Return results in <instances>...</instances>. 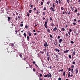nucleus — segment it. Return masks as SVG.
Returning a JSON list of instances; mask_svg holds the SVG:
<instances>
[{"mask_svg":"<svg viewBox=\"0 0 80 80\" xmlns=\"http://www.w3.org/2000/svg\"><path fill=\"white\" fill-rule=\"evenodd\" d=\"M57 30H58L57 28V27H55L53 29V31L55 32Z\"/></svg>","mask_w":80,"mask_h":80,"instance_id":"obj_7","label":"nucleus"},{"mask_svg":"<svg viewBox=\"0 0 80 80\" xmlns=\"http://www.w3.org/2000/svg\"><path fill=\"white\" fill-rule=\"evenodd\" d=\"M32 12V10H30L29 11V13H31Z\"/></svg>","mask_w":80,"mask_h":80,"instance_id":"obj_36","label":"nucleus"},{"mask_svg":"<svg viewBox=\"0 0 80 80\" xmlns=\"http://www.w3.org/2000/svg\"><path fill=\"white\" fill-rule=\"evenodd\" d=\"M43 45L45 47V48H46L48 46V43L46 42H45V43L43 44Z\"/></svg>","mask_w":80,"mask_h":80,"instance_id":"obj_2","label":"nucleus"},{"mask_svg":"<svg viewBox=\"0 0 80 80\" xmlns=\"http://www.w3.org/2000/svg\"><path fill=\"white\" fill-rule=\"evenodd\" d=\"M28 35H29V37L31 36V33L30 32H29L28 33Z\"/></svg>","mask_w":80,"mask_h":80,"instance_id":"obj_16","label":"nucleus"},{"mask_svg":"<svg viewBox=\"0 0 80 80\" xmlns=\"http://www.w3.org/2000/svg\"><path fill=\"white\" fill-rule=\"evenodd\" d=\"M75 53H76L75 51H74L72 52V55H73V56L75 55Z\"/></svg>","mask_w":80,"mask_h":80,"instance_id":"obj_11","label":"nucleus"},{"mask_svg":"<svg viewBox=\"0 0 80 80\" xmlns=\"http://www.w3.org/2000/svg\"><path fill=\"white\" fill-rule=\"evenodd\" d=\"M23 35L25 37V38H26V34L25 33H24L23 34Z\"/></svg>","mask_w":80,"mask_h":80,"instance_id":"obj_19","label":"nucleus"},{"mask_svg":"<svg viewBox=\"0 0 80 80\" xmlns=\"http://www.w3.org/2000/svg\"><path fill=\"white\" fill-rule=\"evenodd\" d=\"M59 71H61V72H63V69H62V70H60Z\"/></svg>","mask_w":80,"mask_h":80,"instance_id":"obj_48","label":"nucleus"},{"mask_svg":"<svg viewBox=\"0 0 80 80\" xmlns=\"http://www.w3.org/2000/svg\"><path fill=\"white\" fill-rule=\"evenodd\" d=\"M56 56L57 59H58V57H59V56H58V55H56Z\"/></svg>","mask_w":80,"mask_h":80,"instance_id":"obj_34","label":"nucleus"},{"mask_svg":"<svg viewBox=\"0 0 80 80\" xmlns=\"http://www.w3.org/2000/svg\"><path fill=\"white\" fill-rule=\"evenodd\" d=\"M72 63H73V64H74V65H75V62H72Z\"/></svg>","mask_w":80,"mask_h":80,"instance_id":"obj_54","label":"nucleus"},{"mask_svg":"<svg viewBox=\"0 0 80 80\" xmlns=\"http://www.w3.org/2000/svg\"><path fill=\"white\" fill-rule=\"evenodd\" d=\"M40 52L42 53V54H43L44 53V52H42L41 51H40Z\"/></svg>","mask_w":80,"mask_h":80,"instance_id":"obj_25","label":"nucleus"},{"mask_svg":"<svg viewBox=\"0 0 80 80\" xmlns=\"http://www.w3.org/2000/svg\"><path fill=\"white\" fill-rule=\"evenodd\" d=\"M8 21H9V22H10V20L11 19V18L10 17H8Z\"/></svg>","mask_w":80,"mask_h":80,"instance_id":"obj_13","label":"nucleus"},{"mask_svg":"<svg viewBox=\"0 0 80 80\" xmlns=\"http://www.w3.org/2000/svg\"><path fill=\"white\" fill-rule=\"evenodd\" d=\"M36 10V8H33V10L35 11Z\"/></svg>","mask_w":80,"mask_h":80,"instance_id":"obj_47","label":"nucleus"},{"mask_svg":"<svg viewBox=\"0 0 80 80\" xmlns=\"http://www.w3.org/2000/svg\"><path fill=\"white\" fill-rule=\"evenodd\" d=\"M20 26L21 27H22L23 26V24L22 23V24H20Z\"/></svg>","mask_w":80,"mask_h":80,"instance_id":"obj_33","label":"nucleus"},{"mask_svg":"<svg viewBox=\"0 0 80 80\" xmlns=\"http://www.w3.org/2000/svg\"><path fill=\"white\" fill-rule=\"evenodd\" d=\"M58 80H62V79H61V78H58Z\"/></svg>","mask_w":80,"mask_h":80,"instance_id":"obj_49","label":"nucleus"},{"mask_svg":"<svg viewBox=\"0 0 80 80\" xmlns=\"http://www.w3.org/2000/svg\"><path fill=\"white\" fill-rule=\"evenodd\" d=\"M56 3H57L58 4V1L57 0H56Z\"/></svg>","mask_w":80,"mask_h":80,"instance_id":"obj_29","label":"nucleus"},{"mask_svg":"<svg viewBox=\"0 0 80 80\" xmlns=\"http://www.w3.org/2000/svg\"><path fill=\"white\" fill-rule=\"evenodd\" d=\"M74 43V42L73 41H71V43L73 44Z\"/></svg>","mask_w":80,"mask_h":80,"instance_id":"obj_45","label":"nucleus"},{"mask_svg":"<svg viewBox=\"0 0 80 80\" xmlns=\"http://www.w3.org/2000/svg\"><path fill=\"white\" fill-rule=\"evenodd\" d=\"M67 2H68V3H69L70 1L69 0H67Z\"/></svg>","mask_w":80,"mask_h":80,"instance_id":"obj_57","label":"nucleus"},{"mask_svg":"<svg viewBox=\"0 0 80 80\" xmlns=\"http://www.w3.org/2000/svg\"><path fill=\"white\" fill-rule=\"evenodd\" d=\"M50 37L51 38H53L52 36L51 35H50Z\"/></svg>","mask_w":80,"mask_h":80,"instance_id":"obj_60","label":"nucleus"},{"mask_svg":"<svg viewBox=\"0 0 80 80\" xmlns=\"http://www.w3.org/2000/svg\"><path fill=\"white\" fill-rule=\"evenodd\" d=\"M44 51L45 52H46V49L45 48L44 49Z\"/></svg>","mask_w":80,"mask_h":80,"instance_id":"obj_46","label":"nucleus"},{"mask_svg":"<svg viewBox=\"0 0 80 80\" xmlns=\"http://www.w3.org/2000/svg\"><path fill=\"white\" fill-rule=\"evenodd\" d=\"M52 6L54 8H55V4L53 3L52 4Z\"/></svg>","mask_w":80,"mask_h":80,"instance_id":"obj_22","label":"nucleus"},{"mask_svg":"<svg viewBox=\"0 0 80 80\" xmlns=\"http://www.w3.org/2000/svg\"><path fill=\"white\" fill-rule=\"evenodd\" d=\"M26 59H27V58H26V57H24L22 59V60L24 61H26Z\"/></svg>","mask_w":80,"mask_h":80,"instance_id":"obj_8","label":"nucleus"},{"mask_svg":"<svg viewBox=\"0 0 80 80\" xmlns=\"http://www.w3.org/2000/svg\"><path fill=\"white\" fill-rule=\"evenodd\" d=\"M58 2H59V3H61V0H59V1H58Z\"/></svg>","mask_w":80,"mask_h":80,"instance_id":"obj_58","label":"nucleus"},{"mask_svg":"<svg viewBox=\"0 0 80 80\" xmlns=\"http://www.w3.org/2000/svg\"><path fill=\"white\" fill-rule=\"evenodd\" d=\"M74 21L75 22H77V20L75 19H74Z\"/></svg>","mask_w":80,"mask_h":80,"instance_id":"obj_61","label":"nucleus"},{"mask_svg":"<svg viewBox=\"0 0 80 80\" xmlns=\"http://www.w3.org/2000/svg\"><path fill=\"white\" fill-rule=\"evenodd\" d=\"M69 31L70 32H72V30L71 29H69Z\"/></svg>","mask_w":80,"mask_h":80,"instance_id":"obj_31","label":"nucleus"},{"mask_svg":"<svg viewBox=\"0 0 80 80\" xmlns=\"http://www.w3.org/2000/svg\"><path fill=\"white\" fill-rule=\"evenodd\" d=\"M66 74V72H64L63 73V76H65Z\"/></svg>","mask_w":80,"mask_h":80,"instance_id":"obj_24","label":"nucleus"},{"mask_svg":"<svg viewBox=\"0 0 80 80\" xmlns=\"http://www.w3.org/2000/svg\"><path fill=\"white\" fill-rule=\"evenodd\" d=\"M55 51H57L58 52H60V50L59 49H58L57 48H56L55 49Z\"/></svg>","mask_w":80,"mask_h":80,"instance_id":"obj_10","label":"nucleus"},{"mask_svg":"<svg viewBox=\"0 0 80 80\" xmlns=\"http://www.w3.org/2000/svg\"><path fill=\"white\" fill-rule=\"evenodd\" d=\"M77 11H78V10H77V9H76V10H75V12L76 13L77 12Z\"/></svg>","mask_w":80,"mask_h":80,"instance_id":"obj_59","label":"nucleus"},{"mask_svg":"<svg viewBox=\"0 0 80 80\" xmlns=\"http://www.w3.org/2000/svg\"><path fill=\"white\" fill-rule=\"evenodd\" d=\"M43 14L44 16H45V12H43Z\"/></svg>","mask_w":80,"mask_h":80,"instance_id":"obj_56","label":"nucleus"},{"mask_svg":"<svg viewBox=\"0 0 80 80\" xmlns=\"http://www.w3.org/2000/svg\"><path fill=\"white\" fill-rule=\"evenodd\" d=\"M47 3L48 4V5L50 3V1H48Z\"/></svg>","mask_w":80,"mask_h":80,"instance_id":"obj_28","label":"nucleus"},{"mask_svg":"<svg viewBox=\"0 0 80 80\" xmlns=\"http://www.w3.org/2000/svg\"><path fill=\"white\" fill-rule=\"evenodd\" d=\"M71 9H72V11H73L74 10L73 9H74V8H72L71 7Z\"/></svg>","mask_w":80,"mask_h":80,"instance_id":"obj_37","label":"nucleus"},{"mask_svg":"<svg viewBox=\"0 0 80 80\" xmlns=\"http://www.w3.org/2000/svg\"><path fill=\"white\" fill-rule=\"evenodd\" d=\"M70 76V72H69V73H68V78H69Z\"/></svg>","mask_w":80,"mask_h":80,"instance_id":"obj_12","label":"nucleus"},{"mask_svg":"<svg viewBox=\"0 0 80 80\" xmlns=\"http://www.w3.org/2000/svg\"><path fill=\"white\" fill-rule=\"evenodd\" d=\"M47 23H48L47 21H46L45 22V24H44V26H45V27L46 28V29L48 28L47 25Z\"/></svg>","mask_w":80,"mask_h":80,"instance_id":"obj_1","label":"nucleus"},{"mask_svg":"<svg viewBox=\"0 0 80 80\" xmlns=\"http://www.w3.org/2000/svg\"><path fill=\"white\" fill-rule=\"evenodd\" d=\"M50 59V57L49 56L47 58V60L48 61H49Z\"/></svg>","mask_w":80,"mask_h":80,"instance_id":"obj_17","label":"nucleus"},{"mask_svg":"<svg viewBox=\"0 0 80 80\" xmlns=\"http://www.w3.org/2000/svg\"><path fill=\"white\" fill-rule=\"evenodd\" d=\"M74 67V65H72L71 66V68H73Z\"/></svg>","mask_w":80,"mask_h":80,"instance_id":"obj_62","label":"nucleus"},{"mask_svg":"<svg viewBox=\"0 0 80 80\" xmlns=\"http://www.w3.org/2000/svg\"><path fill=\"white\" fill-rule=\"evenodd\" d=\"M19 56L21 58H23V57H22V54H20Z\"/></svg>","mask_w":80,"mask_h":80,"instance_id":"obj_15","label":"nucleus"},{"mask_svg":"<svg viewBox=\"0 0 80 80\" xmlns=\"http://www.w3.org/2000/svg\"><path fill=\"white\" fill-rule=\"evenodd\" d=\"M62 31H63V32H64V31H65V28H62Z\"/></svg>","mask_w":80,"mask_h":80,"instance_id":"obj_18","label":"nucleus"},{"mask_svg":"<svg viewBox=\"0 0 80 80\" xmlns=\"http://www.w3.org/2000/svg\"><path fill=\"white\" fill-rule=\"evenodd\" d=\"M71 72H72V73H74V71H73V69H71Z\"/></svg>","mask_w":80,"mask_h":80,"instance_id":"obj_20","label":"nucleus"},{"mask_svg":"<svg viewBox=\"0 0 80 80\" xmlns=\"http://www.w3.org/2000/svg\"><path fill=\"white\" fill-rule=\"evenodd\" d=\"M66 51H64L63 52V53H68V52L69 51V50H66Z\"/></svg>","mask_w":80,"mask_h":80,"instance_id":"obj_5","label":"nucleus"},{"mask_svg":"<svg viewBox=\"0 0 80 80\" xmlns=\"http://www.w3.org/2000/svg\"><path fill=\"white\" fill-rule=\"evenodd\" d=\"M32 70L34 72H35L36 71V69L34 68H33Z\"/></svg>","mask_w":80,"mask_h":80,"instance_id":"obj_39","label":"nucleus"},{"mask_svg":"<svg viewBox=\"0 0 80 80\" xmlns=\"http://www.w3.org/2000/svg\"><path fill=\"white\" fill-rule=\"evenodd\" d=\"M14 25V23H12V27Z\"/></svg>","mask_w":80,"mask_h":80,"instance_id":"obj_41","label":"nucleus"},{"mask_svg":"<svg viewBox=\"0 0 80 80\" xmlns=\"http://www.w3.org/2000/svg\"><path fill=\"white\" fill-rule=\"evenodd\" d=\"M41 5H43V2H41Z\"/></svg>","mask_w":80,"mask_h":80,"instance_id":"obj_51","label":"nucleus"},{"mask_svg":"<svg viewBox=\"0 0 80 80\" xmlns=\"http://www.w3.org/2000/svg\"><path fill=\"white\" fill-rule=\"evenodd\" d=\"M47 31L48 32H50V30H49V28H48Z\"/></svg>","mask_w":80,"mask_h":80,"instance_id":"obj_23","label":"nucleus"},{"mask_svg":"<svg viewBox=\"0 0 80 80\" xmlns=\"http://www.w3.org/2000/svg\"><path fill=\"white\" fill-rule=\"evenodd\" d=\"M50 74V78H51L52 77V75L50 73H49Z\"/></svg>","mask_w":80,"mask_h":80,"instance_id":"obj_43","label":"nucleus"},{"mask_svg":"<svg viewBox=\"0 0 80 80\" xmlns=\"http://www.w3.org/2000/svg\"><path fill=\"white\" fill-rule=\"evenodd\" d=\"M27 40L29 41L30 40V37L29 36L27 37Z\"/></svg>","mask_w":80,"mask_h":80,"instance_id":"obj_14","label":"nucleus"},{"mask_svg":"<svg viewBox=\"0 0 80 80\" xmlns=\"http://www.w3.org/2000/svg\"><path fill=\"white\" fill-rule=\"evenodd\" d=\"M18 2L17 1V2H15V5H18Z\"/></svg>","mask_w":80,"mask_h":80,"instance_id":"obj_42","label":"nucleus"},{"mask_svg":"<svg viewBox=\"0 0 80 80\" xmlns=\"http://www.w3.org/2000/svg\"><path fill=\"white\" fill-rule=\"evenodd\" d=\"M46 8L45 7L44 8V10H46Z\"/></svg>","mask_w":80,"mask_h":80,"instance_id":"obj_64","label":"nucleus"},{"mask_svg":"<svg viewBox=\"0 0 80 80\" xmlns=\"http://www.w3.org/2000/svg\"><path fill=\"white\" fill-rule=\"evenodd\" d=\"M61 9L62 10H64V8L63 7L61 8Z\"/></svg>","mask_w":80,"mask_h":80,"instance_id":"obj_40","label":"nucleus"},{"mask_svg":"<svg viewBox=\"0 0 80 80\" xmlns=\"http://www.w3.org/2000/svg\"><path fill=\"white\" fill-rule=\"evenodd\" d=\"M60 36H58V39H60Z\"/></svg>","mask_w":80,"mask_h":80,"instance_id":"obj_50","label":"nucleus"},{"mask_svg":"<svg viewBox=\"0 0 80 80\" xmlns=\"http://www.w3.org/2000/svg\"><path fill=\"white\" fill-rule=\"evenodd\" d=\"M30 7L31 8H32L33 7V5L32 4L30 5Z\"/></svg>","mask_w":80,"mask_h":80,"instance_id":"obj_53","label":"nucleus"},{"mask_svg":"<svg viewBox=\"0 0 80 80\" xmlns=\"http://www.w3.org/2000/svg\"><path fill=\"white\" fill-rule=\"evenodd\" d=\"M75 70L76 72V73L77 74L78 73V68H76V69H75Z\"/></svg>","mask_w":80,"mask_h":80,"instance_id":"obj_6","label":"nucleus"},{"mask_svg":"<svg viewBox=\"0 0 80 80\" xmlns=\"http://www.w3.org/2000/svg\"><path fill=\"white\" fill-rule=\"evenodd\" d=\"M32 63H33V64H35V63H36V62L35 61H33L32 62Z\"/></svg>","mask_w":80,"mask_h":80,"instance_id":"obj_44","label":"nucleus"},{"mask_svg":"<svg viewBox=\"0 0 80 80\" xmlns=\"http://www.w3.org/2000/svg\"><path fill=\"white\" fill-rule=\"evenodd\" d=\"M72 24L74 25V26L76 25V22H73L72 23Z\"/></svg>","mask_w":80,"mask_h":80,"instance_id":"obj_32","label":"nucleus"},{"mask_svg":"<svg viewBox=\"0 0 80 80\" xmlns=\"http://www.w3.org/2000/svg\"><path fill=\"white\" fill-rule=\"evenodd\" d=\"M50 21H52V17H50Z\"/></svg>","mask_w":80,"mask_h":80,"instance_id":"obj_52","label":"nucleus"},{"mask_svg":"<svg viewBox=\"0 0 80 80\" xmlns=\"http://www.w3.org/2000/svg\"><path fill=\"white\" fill-rule=\"evenodd\" d=\"M62 41H63V40L62 39H60V40H59V43H61Z\"/></svg>","mask_w":80,"mask_h":80,"instance_id":"obj_9","label":"nucleus"},{"mask_svg":"<svg viewBox=\"0 0 80 80\" xmlns=\"http://www.w3.org/2000/svg\"><path fill=\"white\" fill-rule=\"evenodd\" d=\"M9 45L10 46H11L12 47H13L14 46V44L13 43H10V44H9Z\"/></svg>","mask_w":80,"mask_h":80,"instance_id":"obj_3","label":"nucleus"},{"mask_svg":"<svg viewBox=\"0 0 80 80\" xmlns=\"http://www.w3.org/2000/svg\"><path fill=\"white\" fill-rule=\"evenodd\" d=\"M68 33L67 32V33H66V37H68Z\"/></svg>","mask_w":80,"mask_h":80,"instance_id":"obj_26","label":"nucleus"},{"mask_svg":"<svg viewBox=\"0 0 80 80\" xmlns=\"http://www.w3.org/2000/svg\"><path fill=\"white\" fill-rule=\"evenodd\" d=\"M25 28L27 29L28 28V25H26L25 26Z\"/></svg>","mask_w":80,"mask_h":80,"instance_id":"obj_30","label":"nucleus"},{"mask_svg":"<svg viewBox=\"0 0 80 80\" xmlns=\"http://www.w3.org/2000/svg\"><path fill=\"white\" fill-rule=\"evenodd\" d=\"M50 10L54 12H55V10L54 9V8L52 7H51L50 8Z\"/></svg>","mask_w":80,"mask_h":80,"instance_id":"obj_4","label":"nucleus"},{"mask_svg":"<svg viewBox=\"0 0 80 80\" xmlns=\"http://www.w3.org/2000/svg\"><path fill=\"white\" fill-rule=\"evenodd\" d=\"M44 77H45V78H47V75H44Z\"/></svg>","mask_w":80,"mask_h":80,"instance_id":"obj_63","label":"nucleus"},{"mask_svg":"<svg viewBox=\"0 0 80 80\" xmlns=\"http://www.w3.org/2000/svg\"><path fill=\"white\" fill-rule=\"evenodd\" d=\"M27 16H28V17H29V13L28 12V13H27Z\"/></svg>","mask_w":80,"mask_h":80,"instance_id":"obj_55","label":"nucleus"},{"mask_svg":"<svg viewBox=\"0 0 80 80\" xmlns=\"http://www.w3.org/2000/svg\"><path fill=\"white\" fill-rule=\"evenodd\" d=\"M47 77L49 78L50 77V75L49 74H47Z\"/></svg>","mask_w":80,"mask_h":80,"instance_id":"obj_38","label":"nucleus"},{"mask_svg":"<svg viewBox=\"0 0 80 80\" xmlns=\"http://www.w3.org/2000/svg\"><path fill=\"white\" fill-rule=\"evenodd\" d=\"M51 26H54V23H51Z\"/></svg>","mask_w":80,"mask_h":80,"instance_id":"obj_35","label":"nucleus"},{"mask_svg":"<svg viewBox=\"0 0 80 80\" xmlns=\"http://www.w3.org/2000/svg\"><path fill=\"white\" fill-rule=\"evenodd\" d=\"M69 58H70V59H71L72 58V57H71V55H69Z\"/></svg>","mask_w":80,"mask_h":80,"instance_id":"obj_21","label":"nucleus"},{"mask_svg":"<svg viewBox=\"0 0 80 80\" xmlns=\"http://www.w3.org/2000/svg\"><path fill=\"white\" fill-rule=\"evenodd\" d=\"M35 66L36 68H38V66L36 64H35Z\"/></svg>","mask_w":80,"mask_h":80,"instance_id":"obj_27","label":"nucleus"}]
</instances>
